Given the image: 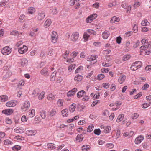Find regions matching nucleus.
Returning <instances> with one entry per match:
<instances>
[{
  "mask_svg": "<svg viewBox=\"0 0 151 151\" xmlns=\"http://www.w3.org/2000/svg\"><path fill=\"white\" fill-rule=\"evenodd\" d=\"M142 63L141 61H137L133 63L130 69L132 71H135L140 68L142 66Z\"/></svg>",
  "mask_w": 151,
  "mask_h": 151,
  "instance_id": "1",
  "label": "nucleus"
},
{
  "mask_svg": "<svg viewBox=\"0 0 151 151\" xmlns=\"http://www.w3.org/2000/svg\"><path fill=\"white\" fill-rule=\"evenodd\" d=\"M12 51V48L7 46L4 47L1 50V52L3 55H6L9 54Z\"/></svg>",
  "mask_w": 151,
  "mask_h": 151,
  "instance_id": "2",
  "label": "nucleus"
},
{
  "mask_svg": "<svg viewBox=\"0 0 151 151\" xmlns=\"http://www.w3.org/2000/svg\"><path fill=\"white\" fill-rule=\"evenodd\" d=\"M79 37V33L78 32H73L71 36V40L73 42L76 41Z\"/></svg>",
  "mask_w": 151,
  "mask_h": 151,
  "instance_id": "3",
  "label": "nucleus"
},
{
  "mask_svg": "<svg viewBox=\"0 0 151 151\" xmlns=\"http://www.w3.org/2000/svg\"><path fill=\"white\" fill-rule=\"evenodd\" d=\"M30 103L27 101L24 102V105L22 106L21 109L24 111H26L30 107Z\"/></svg>",
  "mask_w": 151,
  "mask_h": 151,
  "instance_id": "4",
  "label": "nucleus"
},
{
  "mask_svg": "<svg viewBox=\"0 0 151 151\" xmlns=\"http://www.w3.org/2000/svg\"><path fill=\"white\" fill-rule=\"evenodd\" d=\"M58 37V35L57 32L55 31H53L51 35L52 42L54 43H56L57 41Z\"/></svg>",
  "mask_w": 151,
  "mask_h": 151,
  "instance_id": "5",
  "label": "nucleus"
},
{
  "mask_svg": "<svg viewBox=\"0 0 151 151\" xmlns=\"http://www.w3.org/2000/svg\"><path fill=\"white\" fill-rule=\"evenodd\" d=\"M17 103V101L11 100L7 102L6 104L7 107H14L16 105Z\"/></svg>",
  "mask_w": 151,
  "mask_h": 151,
  "instance_id": "6",
  "label": "nucleus"
},
{
  "mask_svg": "<svg viewBox=\"0 0 151 151\" xmlns=\"http://www.w3.org/2000/svg\"><path fill=\"white\" fill-rule=\"evenodd\" d=\"M97 57L98 56L97 55H91L90 58H87V60L89 61L93 62L91 63L93 64L97 62V61L96 59Z\"/></svg>",
  "mask_w": 151,
  "mask_h": 151,
  "instance_id": "7",
  "label": "nucleus"
},
{
  "mask_svg": "<svg viewBox=\"0 0 151 151\" xmlns=\"http://www.w3.org/2000/svg\"><path fill=\"white\" fill-rule=\"evenodd\" d=\"M28 50V47L25 45H23L22 47L19 48L18 52L21 54H23L26 52Z\"/></svg>",
  "mask_w": 151,
  "mask_h": 151,
  "instance_id": "8",
  "label": "nucleus"
},
{
  "mask_svg": "<svg viewBox=\"0 0 151 151\" xmlns=\"http://www.w3.org/2000/svg\"><path fill=\"white\" fill-rule=\"evenodd\" d=\"M97 15L96 14H92L91 15L88 17L86 19V22L88 23L91 22L92 21L96 19L97 17Z\"/></svg>",
  "mask_w": 151,
  "mask_h": 151,
  "instance_id": "9",
  "label": "nucleus"
},
{
  "mask_svg": "<svg viewBox=\"0 0 151 151\" xmlns=\"http://www.w3.org/2000/svg\"><path fill=\"white\" fill-rule=\"evenodd\" d=\"M45 13L43 12H41L38 13L37 16L38 20L41 21L43 20L45 17Z\"/></svg>",
  "mask_w": 151,
  "mask_h": 151,
  "instance_id": "10",
  "label": "nucleus"
},
{
  "mask_svg": "<svg viewBox=\"0 0 151 151\" xmlns=\"http://www.w3.org/2000/svg\"><path fill=\"white\" fill-rule=\"evenodd\" d=\"M77 89L76 88L73 89L71 91H69L67 93V95L68 97H71L74 95L77 91Z\"/></svg>",
  "mask_w": 151,
  "mask_h": 151,
  "instance_id": "11",
  "label": "nucleus"
},
{
  "mask_svg": "<svg viewBox=\"0 0 151 151\" xmlns=\"http://www.w3.org/2000/svg\"><path fill=\"white\" fill-rule=\"evenodd\" d=\"M143 136L142 135H140L137 137L135 140V142L136 144H140L141 142L143 140Z\"/></svg>",
  "mask_w": 151,
  "mask_h": 151,
  "instance_id": "12",
  "label": "nucleus"
},
{
  "mask_svg": "<svg viewBox=\"0 0 151 151\" xmlns=\"http://www.w3.org/2000/svg\"><path fill=\"white\" fill-rule=\"evenodd\" d=\"M35 114V110L34 109L30 110H29L28 113L27 114V116L29 118H32L33 117Z\"/></svg>",
  "mask_w": 151,
  "mask_h": 151,
  "instance_id": "13",
  "label": "nucleus"
},
{
  "mask_svg": "<svg viewBox=\"0 0 151 151\" xmlns=\"http://www.w3.org/2000/svg\"><path fill=\"white\" fill-rule=\"evenodd\" d=\"M126 76L124 75H121L119 78L118 81L119 83L121 84L123 83L126 79Z\"/></svg>",
  "mask_w": 151,
  "mask_h": 151,
  "instance_id": "14",
  "label": "nucleus"
},
{
  "mask_svg": "<svg viewBox=\"0 0 151 151\" xmlns=\"http://www.w3.org/2000/svg\"><path fill=\"white\" fill-rule=\"evenodd\" d=\"M13 112V111L12 109H7L2 111V113L7 115H10Z\"/></svg>",
  "mask_w": 151,
  "mask_h": 151,
  "instance_id": "15",
  "label": "nucleus"
},
{
  "mask_svg": "<svg viewBox=\"0 0 151 151\" xmlns=\"http://www.w3.org/2000/svg\"><path fill=\"white\" fill-rule=\"evenodd\" d=\"M104 129L103 131L105 133H109L111 129V127L109 126H103L101 127Z\"/></svg>",
  "mask_w": 151,
  "mask_h": 151,
  "instance_id": "16",
  "label": "nucleus"
},
{
  "mask_svg": "<svg viewBox=\"0 0 151 151\" xmlns=\"http://www.w3.org/2000/svg\"><path fill=\"white\" fill-rule=\"evenodd\" d=\"M14 131L16 133H22L24 132V130L22 127H18L14 129Z\"/></svg>",
  "mask_w": 151,
  "mask_h": 151,
  "instance_id": "17",
  "label": "nucleus"
},
{
  "mask_svg": "<svg viewBox=\"0 0 151 151\" xmlns=\"http://www.w3.org/2000/svg\"><path fill=\"white\" fill-rule=\"evenodd\" d=\"M85 91L83 90H82L79 91L77 94V96L78 98H81L86 94Z\"/></svg>",
  "mask_w": 151,
  "mask_h": 151,
  "instance_id": "18",
  "label": "nucleus"
},
{
  "mask_svg": "<svg viewBox=\"0 0 151 151\" xmlns=\"http://www.w3.org/2000/svg\"><path fill=\"white\" fill-rule=\"evenodd\" d=\"M83 78L81 75L78 74L75 77L74 80L75 81L79 82L82 80Z\"/></svg>",
  "mask_w": 151,
  "mask_h": 151,
  "instance_id": "19",
  "label": "nucleus"
},
{
  "mask_svg": "<svg viewBox=\"0 0 151 151\" xmlns=\"http://www.w3.org/2000/svg\"><path fill=\"white\" fill-rule=\"evenodd\" d=\"M8 97L6 95H3L0 96V101L2 102H4L8 100Z\"/></svg>",
  "mask_w": 151,
  "mask_h": 151,
  "instance_id": "20",
  "label": "nucleus"
},
{
  "mask_svg": "<svg viewBox=\"0 0 151 151\" xmlns=\"http://www.w3.org/2000/svg\"><path fill=\"white\" fill-rule=\"evenodd\" d=\"M76 107V105L75 104H73L70 106L69 110L71 113L73 112L75 110Z\"/></svg>",
  "mask_w": 151,
  "mask_h": 151,
  "instance_id": "21",
  "label": "nucleus"
},
{
  "mask_svg": "<svg viewBox=\"0 0 151 151\" xmlns=\"http://www.w3.org/2000/svg\"><path fill=\"white\" fill-rule=\"evenodd\" d=\"M109 32L106 31H104L102 33V36L103 38L104 39H107L109 36Z\"/></svg>",
  "mask_w": 151,
  "mask_h": 151,
  "instance_id": "22",
  "label": "nucleus"
},
{
  "mask_svg": "<svg viewBox=\"0 0 151 151\" xmlns=\"http://www.w3.org/2000/svg\"><path fill=\"white\" fill-rule=\"evenodd\" d=\"M51 20L50 19H47L45 22L44 26L45 28H47L50 25L51 23Z\"/></svg>",
  "mask_w": 151,
  "mask_h": 151,
  "instance_id": "23",
  "label": "nucleus"
},
{
  "mask_svg": "<svg viewBox=\"0 0 151 151\" xmlns=\"http://www.w3.org/2000/svg\"><path fill=\"white\" fill-rule=\"evenodd\" d=\"M120 20L119 18L118 17L116 16L113 17L110 20L111 23H113L116 22H118Z\"/></svg>",
  "mask_w": 151,
  "mask_h": 151,
  "instance_id": "24",
  "label": "nucleus"
},
{
  "mask_svg": "<svg viewBox=\"0 0 151 151\" xmlns=\"http://www.w3.org/2000/svg\"><path fill=\"white\" fill-rule=\"evenodd\" d=\"M48 71V68L46 67H45L41 71L40 73L42 75H47Z\"/></svg>",
  "mask_w": 151,
  "mask_h": 151,
  "instance_id": "25",
  "label": "nucleus"
},
{
  "mask_svg": "<svg viewBox=\"0 0 151 151\" xmlns=\"http://www.w3.org/2000/svg\"><path fill=\"white\" fill-rule=\"evenodd\" d=\"M37 133V131L35 130H30L27 131V134L28 135H34Z\"/></svg>",
  "mask_w": 151,
  "mask_h": 151,
  "instance_id": "26",
  "label": "nucleus"
},
{
  "mask_svg": "<svg viewBox=\"0 0 151 151\" xmlns=\"http://www.w3.org/2000/svg\"><path fill=\"white\" fill-rule=\"evenodd\" d=\"M21 65L24 66L27 64L28 61L27 59L25 58H23L21 59Z\"/></svg>",
  "mask_w": 151,
  "mask_h": 151,
  "instance_id": "27",
  "label": "nucleus"
},
{
  "mask_svg": "<svg viewBox=\"0 0 151 151\" xmlns=\"http://www.w3.org/2000/svg\"><path fill=\"white\" fill-rule=\"evenodd\" d=\"M47 147L48 149L50 150H53L55 148V146L54 144L49 143L47 145Z\"/></svg>",
  "mask_w": 151,
  "mask_h": 151,
  "instance_id": "28",
  "label": "nucleus"
},
{
  "mask_svg": "<svg viewBox=\"0 0 151 151\" xmlns=\"http://www.w3.org/2000/svg\"><path fill=\"white\" fill-rule=\"evenodd\" d=\"M39 89L38 88L34 90L32 93V96L34 97H36L38 96L39 94Z\"/></svg>",
  "mask_w": 151,
  "mask_h": 151,
  "instance_id": "29",
  "label": "nucleus"
},
{
  "mask_svg": "<svg viewBox=\"0 0 151 151\" xmlns=\"http://www.w3.org/2000/svg\"><path fill=\"white\" fill-rule=\"evenodd\" d=\"M62 115L63 117H67L68 115V109H65L62 111Z\"/></svg>",
  "mask_w": 151,
  "mask_h": 151,
  "instance_id": "30",
  "label": "nucleus"
},
{
  "mask_svg": "<svg viewBox=\"0 0 151 151\" xmlns=\"http://www.w3.org/2000/svg\"><path fill=\"white\" fill-rule=\"evenodd\" d=\"M12 73L10 71H8L6 74L4 76L3 78L6 79V78L9 77L12 75Z\"/></svg>",
  "mask_w": 151,
  "mask_h": 151,
  "instance_id": "31",
  "label": "nucleus"
},
{
  "mask_svg": "<svg viewBox=\"0 0 151 151\" xmlns=\"http://www.w3.org/2000/svg\"><path fill=\"white\" fill-rule=\"evenodd\" d=\"M83 136L82 134H78L77 135L76 137V140L78 141V142H80L83 140Z\"/></svg>",
  "mask_w": 151,
  "mask_h": 151,
  "instance_id": "32",
  "label": "nucleus"
},
{
  "mask_svg": "<svg viewBox=\"0 0 151 151\" xmlns=\"http://www.w3.org/2000/svg\"><path fill=\"white\" fill-rule=\"evenodd\" d=\"M130 58V55H125L123 57L122 60L123 61H126L129 59Z\"/></svg>",
  "mask_w": 151,
  "mask_h": 151,
  "instance_id": "33",
  "label": "nucleus"
},
{
  "mask_svg": "<svg viewBox=\"0 0 151 151\" xmlns=\"http://www.w3.org/2000/svg\"><path fill=\"white\" fill-rule=\"evenodd\" d=\"M83 70V67L82 66H80L78 67L76 70L75 73L76 74L81 72Z\"/></svg>",
  "mask_w": 151,
  "mask_h": 151,
  "instance_id": "34",
  "label": "nucleus"
},
{
  "mask_svg": "<svg viewBox=\"0 0 151 151\" xmlns=\"http://www.w3.org/2000/svg\"><path fill=\"white\" fill-rule=\"evenodd\" d=\"M76 65L74 64H71L68 68V71L69 72H70L72 70L74 69Z\"/></svg>",
  "mask_w": 151,
  "mask_h": 151,
  "instance_id": "35",
  "label": "nucleus"
},
{
  "mask_svg": "<svg viewBox=\"0 0 151 151\" xmlns=\"http://www.w3.org/2000/svg\"><path fill=\"white\" fill-rule=\"evenodd\" d=\"M124 116L123 114L119 115L118 117L116 120V122H119L121 121L124 118Z\"/></svg>",
  "mask_w": 151,
  "mask_h": 151,
  "instance_id": "36",
  "label": "nucleus"
},
{
  "mask_svg": "<svg viewBox=\"0 0 151 151\" xmlns=\"http://www.w3.org/2000/svg\"><path fill=\"white\" fill-rule=\"evenodd\" d=\"M90 37V35L89 34H88L86 32H85L84 33L83 35V37L84 39L87 41L88 40V39Z\"/></svg>",
  "mask_w": 151,
  "mask_h": 151,
  "instance_id": "37",
  "label": "nucleus"
},
{
  "mask_svg": "<svg viewBox=\"0 0 151 151\" xmlns=\"http://www.w3.org/2000/svg\"><path fill=\"white\" fill-rule=\"evenodd\" d=\"M21 149V146L18 145H15L12 147V150L14 151H18Z\"/></svg>",
  "mask_w": 151,
  "mask_h": 151,
  "instance_id": "38",
  "label": "nucleus"
},
{
  "mask_svg": "<svg viewBox=\"0 0 151 151\" xmlns=\"http://www.w3.org/2000/svg\"><path fill=\"white\" fill-rule=\"evenodd\" d=\"M40 115L42 119H45L46 117V112L44 110H42L40 112Z\"/></svg>",
  "mask_w": 151,
  "mask_h": 151,
  "instance_id": "39",
  "label": "nucleus"
},
{
  "mask_svg": "<svg viewBox=\"0 0 151 151\" xmlns=\"http://www.w3.org/2000/svg\"><path fill=\"white\" fill-rule=\"evenodd\" d=\"M4 144L6 145H9L13 144L11 141L9 139H6L4 141Z\"/></svg>",
  "mask_w": 151,
  "mask_h": 151,
  "instance_id": "40",
  "label": "nucleus"
},
{
  "mask_svg": "<svg viewBox=\"0 0 151 151\" xmlns=\"http://www.w3.org/2000/svg\"><path fill=\"white\" fill-rule=\"evenodd\" d=\"M55 99V96L52 94H49L47 96V99L50 101L53 100Z\"/></svg>",
  "mask_w": 151,
  "mask_h": 151,
  "instance_id": "41",
  "label": "nucleus"
},
{
  "mask_svg": "<svg viewBox=\"0 0 151 151\" xmlns=\"http://www.w3.org/2000/svg\"><path fill=\"white\" fill-rule=\"evenodd\" d=\"M56 72H53L51 75L50 79L51 81H54L55 78Z\"/></svg>",
  "mask_w": 151,
  "mask_h": 151,
  "instance_id": "42",
  "label": "nucleus"
},
{
  "mask_svg": "<svg viewBox=\"0 0 151 151\" xmlns=\"http://www.w3.org/2000/svg\"><path fill=\"white\" fill-rule=\"evenodd\" d=\"M35 9L33 7H30L28 9V12L30 14H32L35 12Z\"/></svg>",
  "mask_w": 151,
  "mask_h": 151,
  "instance_id": "43",
  "label": "nucleus"
},
{
  "mask_svg": "<svg viewBox=\"0 0 151 151\" xmlns=\"http://www.w3.org/2000/svg\"><path fill=\"white\" fill-rule=\"evenodd\" d=\"M141 24L142 26H146L150 24V23L147 20H144L142 21Z\"/></svg>",
  "mask_w": 151,
  "mask_h": 151,
  "instance_id": "44",
  "label": "nucleus"
},
{
  "mask_svg": "<svg viewBox=\"0 0 151 151\" xmlns=\"http://www.w3.org/2000/svg\"><path fill=\"white\" fill-rule=\"evenodd\" d=\"M81 149L83 151H87L89 149L88 146L87 145H84L83 146L81 147Z\"/></svg>",
  "mask_w": 151,
  "mask_h": 151,
  "instance_id": "45",
  "label": "nucleus"
},
{
  "mask_svg": "<svg viewBox=\"0 0 151 151\" xmlns=\"http://www.w3.org/2000/svg\"><path fill=\"white\" fill-rule=\"evenodd\" d=\"M57 104L59 107L63 106V101L61 99H58L57 101Z\"/></svg>",
  "mask_w": 151,
  "mask_h": 151,
  "instance_id": "46",
  "label": "nucleus"
},
{
  "mask_svg": "<svg viewBox=\"0 0 151 151\" xmlns=\"http://www.w3.org/2000/svg\"><path fill=\"white\" fill-rule=\"evenodd\" d=\"M150 102H149L148 103H145L142 104V107L143 108H146L150 106Z\"/></svg>",
  "mask_w": 151,
  "mask_h": 151,
  "instance_id": "47",
  "label": "nucleus"
},
{
  "mask_svg": "<svg viewBox=\"0 0 151 151\" xmlns=\"http://www.w3.org/2000/svg\"><path fill=\"white\" fill-rule=\"evenodd\" d=\"M103 115L106 117L108 116L109 115V111L107 110L104 111Z\"/></svg>",
  "mask_w": 151,
  "mask_h": 151,
  "instance_id": "48",
  "label": "nucleus"
},
{
  "mask_svg": "<svg viewBox=\"0 0 151 151\" xmlns=\"http://www.w3.org/2000/svg\"><path fill=\"white\" fill-rule=\"evenodd\" d=\"M94 126L93 125H91L88 126L87 128V131L89 132H91L93 129Z\"/></svg>",
  "mask_w": 151,
  "mask_h": 151,
  "instance_id": "49",
  "label": "nucleus"
},
{
  "mask_svg": "<svg viewBox=\"0 0 151 151\" xmlns=\"http://www.w3.org/2000/svg\"><path fill=\"white\" fill-rule=\"evenodd\" d=\"M87 32V33L90 34H93V35H96V32L92 29H88Z\"/></svg>",
  "mask_w": 151,
  "mask_h": 151,
  "instance_id": "50",
  "label": "nucleus"
},
{
  "mask_svg": "<svg viewBox=\"0 0 151 151\" xmlns=\"http://www.w3.org/2000/svg\"><path fill=\"white\" fill-rule=\"evenodd\" d=\"M94 132L95 134L99 135L100 134L101 131L99 129H96L94 130Z\"/></svg>",
  "mask_w": 151,
  "mask_h": 151,
  "instance_id": "51",
  "label": "nucleus"
},
{
  "mask_svg": "<svg viewBox=\"0 0 151 151\" xmlns=\"http://www.w3.org/2000/svg\"><path fill=\"white\" fill-rule=\"evenodd\" d=\"M19 32L17 30H13L10 33V35L14 36H17L18 35Z\"/></svg>",
  "mask_w": 151,
  "mask_h": 151,
  "instance_id": "52",
  "label": "nucleus"
},
{
  "mask_svg": "<svg viewBox=\"0 0 151 151\" xmlns=\"http://www.w3.org/2000/svg\"><path fill=\"white\" fill-rule=\"evenodd\" d=\"M7 3V2L5 0L1 1H0V7H2L5 6L6 4Z\"/></svg>",
  "mask_w": 151,
  "mask_h": 151,
  "instance_id": "53",
  "label": "nucleus"
},
{
  "mask_svg": "<svg viewBox=\"0 0 151 151\" xmlns=\"http://www.w3.org/2000/svg\"><path fill=\"white\" fill-rule=\"evenodd\" d=\"M83 97L82 99L83 101L86 102L88 100L89 98L88 96L85 95Z\"/></svg>",
  "mask_w": 151,
  "mask_h": 151,
  "instance_id": "54",
  "label": "nucleus"
},
{
  "mask_svg": "<svg viewBox=\"0 0 151 151\" xmlns=\"http://www.w3.org/2000/svg\"><path fill=\"white\" fill-rule=\"evenodd\" d=\"M105 76L103 74H99L97 76L98 79L101 80L105 77Z\"/></svg>",
  "mask_w": 151,
  "mask_h": 151,
  "instance_id": "55",
  "label": "nucleus"
},
{
  "mask_svg": "<svg viewBox=\"0 0 151 151\" xmlns=\"http://www.w3.org/2000/svg\"><path fill=\"white\" fill-rule=\"evenodd\" d=\"M138 114L137 113H135L132 114V118L133 119H136L139 116Z\"/></svg>",
  "mask_w": 151,
  "mask_h": 151,
  "instance_id": "56",
  "label": "nucleus"
},
{
  "mask_svg": "<svg viewBox=\"0 0 151 151\" xmlns=\"http://www.w3.org/2000/svg\"><path fill=\"white\" fill-rule=\"evenodd\" d=\"M116 1L113 2L111 3H109L108 5L109 7H111L113 6H115L116 5Z\"/></svg>",
  "mask_w": 151,
  "mask_h": 151,
  "instance_id": "57",
  "label": "nucleus"
},
{
  "mask_svg": "<svg viewBox=\"0 0 151 151\" xmlns=\"http://www.w3.org/2000/svg\"><path fill=\"white\" fill-rule=\"evenodd\" d=\"M103 86L104 88L107 89L109 88L110 85L107 83H104L103 84Z\"/></svg>",
  "mask_w": 151,
  "mask_h": 151,
  "instance_id": "58",
  "label": "nucleus"
},
{
  "mask_svg": "<svg viewBox=\"0 0 151 151\" xmlns=\"http://www.w3.org/2000/svg\"><path fill=\"white\" fill-rule=\"evenodd\" d=\"M45 94L44 92H42L38 96V98L39 100H42L44 97Z\"/></svg>",
  "mask_w": 151,
  "mask_h": 151,
  "instance_id": "59",
  "label": "nucleus"
},
{
  "mask_svg": "<svg viewBox=\"0 0 151 151\" xmlns=\"http://www.w3.org/2000/svg\"><path fill=\"white\" fill-rule=\"evenodd\" d=\"M149 86L148 84H145L143 86L142 88V89L145 90L149 87Z\"/></svg>",
  "mask_w": 151,
  "mask_h": 151,
  "instance_id": "60",
  "label": "nucleus"
},
{
  "mask_svg": "<svg viewBox=\"0 0 151 151\" xmlns=\"http://www.w3.org/2000/svg\"><path fill=\"white\" fill-rule=\"evenodd\" d=\"M133 29L135 33L137 32L138 31L137 26L135 24H134V25Z\"/></svg>",
  "mask_w": 151,
  "mask_h": 151,
  "instance_id": "61",
  "label": "nucleus"
},
{
  "mask_svg": "<svg viewBox=\"0 0 151 151\" xmlns=\"http://www.w3.org/2000/svg\"><path fill=\"white\" fill-rule=\"evenodd\" d=\"M56 111L52 110L50 112V115L51 116H53L56 114Z\"/></svg>",
  "mask_w": 151,
  "mask_h": 151,
  "instance_id": "62",
  "label": "nucleus"
},
{
  "mask_svg": "<svg viewBox=\"0 0 151 151\" xmlns=\"http://www.w3.org/2000/svg\"><path fill=\"white\" fill-rule=\"evenodd\" d=\"M116 88V86L115 84H112L111 86L110 87V89L111 90V91H114Z\"/></svg>",
  "mask_w": 151,
  "mask_h": 151,
  "instance_id": "63",
  "label": "nucleus"
},
{
  "mask_svg": "<svg viewBox=\"0 0 151 151\" xmlns=\"http://www.w3.org/2000/svg\"><path fill=\"white\" fill-rule=\"evenodd\" d=\"M142 95V93L140 92L137 95H136L134 97V99H137L140 97Z\"/></svg>",
  "mask_w": 151,
  "mask_h": 151,
  "instance_id": "64",
  "label": "nucleus"
}]
</instances>
